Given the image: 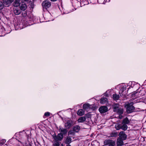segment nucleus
<instances>
[{
  "mask_svg": "<svg viewBox=\"0 0 146 146\" xmlns=\"http://www.w3.org/2000/svg\"><path fill=\"white\" fill-rule=\"evenodd\" d=\"M113 111L116 112L119 115V118L122 119L123 116L122 115L123 112V110L118 104H115L113 105Z\"/></svg>",
  "mask_w": 146,
  "mask_h": 146,
  "instance_id": "1",
  "label": "nucleus"
},
{
  "mask_svg": "<svg viewBox=\"0 0 146 146\" xmlns=\"http://www.w3.org/2000/svg\"><path fill=\"white\" fill-rule=\"evenodd\" d=\"M134 103L131 102L130 103L127 104L125 106L126 109V111L127 113H129L133 112L135 110V107L133 106Z\"/></svg>",
  "mask_w": 146,
  "mask_h": 146,
  "instance_id": "2",
  "label": "nucleus"
},
{
  "mask_svg": "<svg viewBox=\"0 0 146 146\" xmlns=\"http://www.w3.org/2000/svg\"><path fill=\"white\" fill-rule=\"evenodd\" d=\"M104 145L108 146H115V142L111 139H106L104 142Z\"/></svg>",
  "mask_w": 146,
  "mask_h": 146,
  "instance_id": "3",
  "label": "nucleus"
},
{
  "mask_svg": "<svg viewBox=\"0 0 146 146\" xmlns=\"http://www.w3.org/2000/svg\"><path fill=\"white\" fill-rule=\"evenodd\" d=\"M90 116L89 114L85 115L84 116L80 117L78 119L77 121L78 123L83 122L86 121V118H90Z\"/></svg>",
  "mask_w": 146,
  "mask_h": 146,
  "instance_id": "4",
  "label": "nucleus"
},
{
  "mask_svg": "<svg viewBox=\"0 0 146 146\" xmlns=\"http://www.w3.org/2000/svg\"><path fill=\"white\" fill-rule=\"evenodd\" d=\"M42 5L44 8L47 9L51 5V3L48 1L45 0L43 2Z\"/></svg>",
  "mask_w": 146,
  "mask_h": 146,
  "instance_id": "5",
  "label": "nucleus"
},
{
  "mask_svg": "<svg viewBox=\"0 0 146 146\" xmlns=\"http://www.w3.org/2000/svg\"><path fill=\"white\" fill-rule=\"evenodd\" d=\"M119 138L123 140H125L127 137V135L125 134V132L123 131L120 132L119 134Z\"/></svg>",
  "mask_w": 146,
  "mask_h": 146,
  "instance_id": "6",
  "label": "nucleus"
},
{
  "mask_svg": "<svg viewBox=\"0 0 146 146\" xmlns=\"http://www.w3.org/2000/svg\"><path fill=\"white\" fill-rule=\"evenodd\" d=\"M108 108L106 106H102L99 109V111L101 113H105L108 111Z\"/></svg>",
  "mask_w": 146,
  "mask_h": 146,
  "instance_id": "7",
  "label": "nucleus"
},
{
  "mask_svg": "<svg viewBox=\"0 0 146 146\" xmlns=\"http://www.w3.org/2000/svg\"><path fill=\"white\" fill-rule=\"evenodd\" d=\"M119 126L118 129H117V130H119L120 129H121L124 131L126 130L127 129V126L126 124L122 123L121 125H118L117 126Z\"/></svg>",
  "mask_w": 146,
  "mask_h": 146,
  "instance_id": "8",
  "label": "nucleus"
},
{
  "mask_svg": "<svg viewBox=\"0 0 146 146\" xmlns=\"http://www.w3.org/2000/svg\"><path fill=\"white\" fill-rule=\"evenodd\" d=\"M63 135L61 133H59L57 137L56 136L54 137V138L55 141H60L63 138Z\"/></svg>",
  "mask_w": 146,
  "mask_h": 146,
  "instance_id": "9",
  "label": "nucleus"
},
{
  "mask_svg": "<svg viewBox=\"0 0 146 146\" xmlns=\"http://www.w3.org/2000/svg\"><path fill=\"white\" fill-rule=\"evenodd\" d=\"M14 0H3V5L8 6Z\"/></svg>",
  "mask_w": 146,
  "mask_h": 146,
  "instance_id": "10",
  "label": "nucleus"
},
{
  "mask_svg": "<svg viewBox=\"0 0 146 146\" xmlns=\"http://www.w3.org/2000/svg\"><path fill=\"white\" fill-rule=\"evenodd\" d=\"M123 140L121 139L118 138L117 140V146H121L123 144Z\"/></svg>",
  "mask_w": 146,
  "mask_h": 146,
  "instance_id": "11",
  "label": "nucleus"
},
{
  "mask_svg": "<svg viewBox=\"0 0 146 146\" xmlns=\"http://www.w3.org/2000/svg\"><path fill=\"white\" fill-rule=\"evenodd\" d=\"M27 5L25 3H23L20 4V8L23 11L25 10L27 8Z\"/></svg>",
  "mask_w": 146,
  "mask_h": 146,
  "instance_id": "12",
  "label": "nucleus"
},
{
  "mask_svg": "<svg viewBox=\"0 0 146 146\" xmlns=\"http://www.w3.org/2000/svg\"><path fill=\"white\" fill-rule=\"evenodd\" d=\"M84 114V111L83 109H79L77 111V114L80 116H82Z\"/></svg>",
  "mask_w": 146,
  "mask_h": 146,
  "instance_id": "13",
  "label": "nucleus"
},
{
  "mask_svg": "<svg viewBox=\"0 0 146 146\" xmlns=\"http://www.w3.org/2000/svg\"><path fill=\"white\" fill-rule=\"evenodd\" d=\"M80 129V127L78 125H76L74 126V132H78Z\"/></svg>",
  "mask_w": 146,
  "mask_h": 146,
  "instance_id": "14",
  "label": "nucleus"
},
{
  "mask_svg": "<svg viewBox=\"0 0 146 146\" xmlns=\"http://www.w3.org/2000/svg\"><path fill=\"white\" fill-rule=\"evenodd\" d=\"M90 106L89 104H85L83 106V108L85 110H88L90 108Z\"/></svg>",
  "mask_w": 146,
  "mask_h": 146,
  "instance_id": "15",
  "label": "nucleus"
},
{
  "mask_svg": "<svg viewBox=\"0 0 146 146\" xmlns=\"http://www.w3.org/2000/svg\"><path fill=\"white\" fill-rule=\"evenodd\" d=\"M129 122L130 121L128 118L126 117L123 119L122 123L127 124H129Z\"/></svg>",
  "mask_w": 146,
  "mask_h": 146,
  "instance_id": "16",
  "label": "nucleus"
},
{
  "mask_svg": "<svg viewBox=\"0 0 146 146\" xmlns=\"http://www.w3.org/2000/svg\"><path fill=\"white\" fill-rule=\"evenodd\" d=\"M108 99L106 98L103 97L100 99V103L102 104H104L107 102Z\"/></svg>",
  "mask_w": 146,
  "mask_h": 146,
  "instance_id": "17",
  "label": "nucleus"
},
{
  "mask_svg": "<svg viewBox=\"0 0 146 146\" xmlns=\"http://www.w3.org/2000/svg\"><path fill=\"white\" fill-rule=\"evenodd\" d=\"M13 5L15 7H18L19 5V0H15L13 3Z\"/></svg>",
  "mask_w": 146,
  "mask_h": 146,
  "instance_id": "18",
  "label": "nucleus"
},
{
  "mask_svg": "<svg viewBox=\"0 0 146 146\" xmlns=\"http://www.w3.org/2000/svg\"><path fill=\"white\" fill-rule=\"evenodd\" d=\"M113 98L114 100H117L119 98V95L116 94H113Z\"/></svg>",
  "mask_w": 146,
  "mask_h": 146,
  "instance_id": "19",
  "label": "nucleus"
},
{
  "mask_svg": "<svg viewBox=\"0 0 146 146\" xmlns=\"http://www.w3.org/2000/svg\"><path fill=\"white\" fill-rule=\"evenodd\" d=\"M60 130L62 134H65L67 132L66 129H63L62 128H60Z\"/></svg>",
  "mask_w": 146,
  "mask_h": 146,
  "instance_id": "20",
  "label": "nucleus"
},
{
  "mask_svg": "<svg viewBox=\"0 0 146 146\" xmlns=\"http://www.w3.org/2000/svg\"><path fill=\"white\" fill-rule=\"evenodd\" d=\"M21 11L19 9H15L14 10V12L15 14L16 15H18L21 13Z\"/></svg>",
  "mask_w": 146,
  "mask_h": 146,
  "instance_id": "21",
  "label": "nucleus"
},
{
  "mask_svg": "<svg viewBox=\"0 0 146 146\" xmlns=\"http://www.w3.org/2000/svg\"><path fill=\"white\" fill-rule=\"evenodd\" d=\"M117 135V133L112 132L110 133L109 137H116Z\"/></svg>",
  "mask_w": 146,
  "mask_h": 146,
  "instance_id": "22",
  "label": "nucleus"
},
{
  "mask_svg": "<svg viewBox=\"0 0 146 146\" xmlns=\"http://www.w3.org/2000/svg\"><path fill=\"white\" fill-rule=\"evenodd\" d=\"M58 141H55L53 144L54 146H59V143Z\"/></svg>",
  "mask_w": 146,
  "mask_h": 146,
  "instance_id": "23",
  "label": "nucleus"
},
{
  "mask_svg": "<svg viewBox=\"0 0 146 146\" xmlns=\"http://www.w3.org/2000/svg\"><path fill=\"white\" fill-rule=\"evenodd\" d=\"M71 141V139L69 137H68L66 139V143H70Z\"/></svg>",
  "mask_w": 146,
  "mask_h": 146,
  "instance_id": "24",
  "label": "nucleus"
},
{
  "mask_svg": "<svg viewBox=\"0 0 146 146\" xmlns=\"http://www.w3.org/2000/svg\"><path fill=\"white\" fill-rule=\"evenodd\" d=\"M6 140L5 139H3L0 141V145H2L4 144L6 142Z\"/></svg>",
  "mask_w": 146,
  "mask_h": 146,
  "instance_id": "25",
  "label": "nucleus"
},
{
  "mask_svg": "<svg viewBox=\"0 0 146 146\" xmlns=\"http://www.w3.org/2000/svg\"><path fill=\"white\" fill-rule=\"evenodd\" d=\"M126 89V86H123L121 87V90L122 91V92H123Z\"/></svg>",
  "mask_w": 146,
  "mask_h": 146,
  "instance_id": "26",
  "label": "nucleus"
},
{
  "mask_svg": "<svg viewBox=\"0 0 146 146\" xmlns=\"http://www.w3.org/2000/svg\"><path fill=\"white\" fill-rule=\"evenodd\" d=\"M44 115L47 117H48L50 115V113L49 112H46L45 113Z\"/></svg>",
  "mask_w": 146,
  "mask_h": 146,
  "instance_id": "27",
  "label": "nucleus"
},
{
  "mask_svg": "<svg viewBox=\"0 0 146 146\" xmlns=\"http://www.w3.org/2000/svg\"><path fill=\"white\" fill-rule=\"evenodd\" d=\"M74 1L75 3H77L79 5L80 4V3L79 1H78L76 0H74Z\"/></svg>",
  "mask_w": 146,
  "mask_h": 146,
  "instance_id": "28",
  "label": "nucleus"
},
{
  "mask_svg": "<svg viewBox=\"0 0 146 146\" xmlns=\"http://www.w3.org/2000/svg\"><path fill=\"white\" fill-rule=\"evenodd\" d=\"M134 93L133 94H132V95H135V96H138V94H139V93H137V92H136L135 94H134Z\"/></svg>",
  "mask_w": 146,
  "mask_h": 146,
  "instance_id": "29",
  "label": "nucleus"
},
{
  "mask_svg": "<svg viewBox=\"0 0 146 146\" xmlns=\"http://www.w3.org/2000/svg\"><path fill=\"white\" fill-rule=\"evenodd\" d=\"M52 1H56L57 0H50Z\"/></svg>",
  "mask_w": 146,
  "mask_h": 146,
  "instance_id": "30",
  "label": "nucleus"
},
{
  "mask_svg": "<svg viewBox=\"0 0 146 146\" xmlns=\"http://www.w3.org/2000/svg\"><path fill=\"white\" fill-rule=\"evenodd\" d=\"M23 1H27L28 0H22Z\"/></svg>",
  "mask_w": 146,
  "mask_h": 146,
  "instance_id": "31",
  "label": "nucleus"
},
{
  "mask_svg": "<svg viewBox=\"0 0 146 146\" xmlns=\"http://www.w3.org/2000/svg\"><path fill=\"white\" fill-rule=\"evenodd\" d=\"M67 146H70V145H69L68 144V145H67Z\"/></svg>",
  "mask_w": 146,
  "mask_h": 146,
  "instance_id": "32",
  "label": "nucleus"
},
{
  "mask_svg": "<svg viewBox=\"0 0 146 146\" xmlns=\"http://www.w3.org/2000/svg\"><path fill=\"white\" fill-rule=\"evenodd\" d=\"M68 133V134H70V131Z\"/></svg>",
  "mask_w": 146,
  "mask_h": 146,
  "instance_id": "33",
  "label": "nucleus"
},
{
  "mask_svg": "<svg viewBox=\"0 0 146 146\" xmlns=\"http://www.w3.org/2000/svg\"><path fill=\"white\" fill-rule=\"evenodd\" d=\"M71 125L70 124L69 125V127H70Z\"/></svg>",
  "mask_w": 146,
  "mask_h": 146,
  "instance_id": "34",
  "label": "nucleus"
},
{
  "mask_svg": "<svg viewBox=\"0 0 146 146\" xmlns=\"http://www.w3.org/2000/svg\"><path fill=\"white\" fill-rule=\"evenodd\" d=\"M60 146H63V145L62 144H61L60 145Z\"/></svg>",
  "mask_w": 146,
  "mask_h": 146,
  "instance_id": "35",
  "label": "nucleus"
},
{
  "mask_svg": "<svg viewBox=\"0 0 146 146\" xmlns=\"http://www.w3.org/2000/svg\"><path fill=\"white\" fill-rule=\"evenodd\" d=\"M74 124H76V123H74Z\"/></svg>",
  "mask_w": 146,
  "mask_h": 146,
  "instance_id": "36",
  "label": "nucleus"
}]
</instances>
